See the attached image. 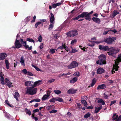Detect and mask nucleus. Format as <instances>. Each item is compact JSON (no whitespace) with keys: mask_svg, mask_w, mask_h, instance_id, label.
<instances>
[{"mask_svg":"<svg viewBox=\"0 0 121 121\" xmlns=\"http://www.w3.org/2000/svg\"><path fill=\"white\" fill-rule=\"evenodd\" d=\"M18 35L17 34V39L16 40V41L15 43V46L13 47V48H18L22 46V44H23V46L25 47L26 49H28V50H30L32 49V46H30L29 47V46L26 44V41H23L22 39H20L19 40L18 39Z\"/></svg>","mask_w":121,"mask_h":121,"instance_id":"f257e3e1","label":"nucleus"},{"mask_svg":"<svg viewBox=\"0 0 121 121\" xmlns=\"http://www.w3.org/2000/svg\"><path fill=\"white\" fill-rule=\"evenodd\" d=\"M108 50V52H107L108 55L109 56H113L114 57L115 55L119 52L120 49L115 47H112L109 48Z\"/></svg>","mask_w":121,"mask_h":121,"instance_id":"f03ea898","label":"nucleus"},{"mask_svg":"<svg viewBox=\"0 0 121 121\" xmlns=\"http://www.w3.org/2000/svg\"><path fill=\"white\" fill-rule=\"evenodd\" d=\"M32 87H27L26 88V93L30 95H33L36 94L37 89L36 88H33Z\"/></svg>","mask_w":121,"mask_h":121,"instance_id":"7ed1b4c3","label":"nucleus"},{"mask_svg":"<svg viewBox=\"0 0 121 121\" xmlns=\"http://www.w3.org/2000/svg\"><path fill=\"white\" fill-rule=\"evenodd\" d=\"M50 22L51 24L49 26L48 29L50 30H52L54 26L55 22V18L54 15L52 13H50Z\"/></svg>","mask_w":121,"mask_h":121,"instance_id":"20e7f679","label":"nucleus"},{"mask_svg":"<svg viewBox=\"0 0 121 121\" xmlns=\"http://www.w3.org/2000/svg\"><path fill=\"white\" fill-rule=\"evenodd\" d=\"M78 34L77 30H73L68 32L66 35L67 36L71 37L76 36Z\"/></svg>","mask_w":121,"mask_h":121,"instance_id":"39448f33","label":"nucleus"},{"mask_svg":"<svg viewBox=\"0 0 121 121\" xmlns=\"http://www.w3.org/2000/svg\"><path fill=\"white\" fill-rule=\"evenodd\" d=\"M121 61H115V64L113 65V69L112 70V74H113L115 73V71L113 70L114 69H115L116 71L118 70V69L119 68V67L118 65L119 64V62Z\"/></svg>","mask_w":121,"mask_h":121,"instance_id":"423d86ee","label":"nucleus"},{"mask_svg":"<svg viewBox=\"0 0 121 121\" xmlns=\"http://www.w3.org/2000/svg\"><path fill=\"white\" fill-rule=\"evenodd\" d=\"M116 39V38L113 37H109V38L105 39L104 41L108 44L112 43Z\"/></svg>","mask_w":121,"mask_h":121,"instance_id":"0eeeda50","label":"nucleus"},{"mask_svg":"<svg viewBox=\"0 0 121 121\" xmlns=\"http://www.w3.org/2000/svg\"><path fill=\"white\" fill-rule=\"evenodd\" d=\"M78 64L75 61H73L67 66L69 69H70L76 67L78 65Z\"/></svg>","mask_w":121,"mask_h":121,"instance_id":"6e6552de","label":"nucleus"},{"mask_svg":"<svg viewBox=\"0 0 121 121\" xmlns=\"http://www.w3.org/2000/svg\"><path fill=\"white\" fill-rule=\"evenodd\" d=\"M83 13H84V17H85V18L86 20H87L89 21H90L91 20L90 16L89 15V13L88 12H83Z\"/></svg>","mask_w":121,"mask_h":121,"instance_id":"1a4fd4ad","label":"nucleus"},{"mask_svg":"<svg viewBox=\"0 0 121 121\" xmlns=\"http://www.w3.org/2000/svg\"><path fill=\"white\" fill-rule=\"evenodd\" d=\"M99 49L103 51H107L109 49V47L108 46H104L101 45H99Z\"/></svg>","mask_w":121,"mask_h":121,"instance_id":"9d476101","label":"nucleus"},{"mask_svg":"<svg viewBox=\"0 0 121 121\" xmlns=\"http://www.w3.org/2000/svg\"><path fill=\"white\" fill-rule=\"evenodd\" d=\"M5 84L8 86L11 87L12 86V83L6 78H5Z\"/></svg>","mask_w":121,"mask_h":121,"instance_id":"9b49d317","label":"nucleus"},{"mask_svg":"<svg viewBox=\"0 0 121 121\" xmlns=\"http://www.w3.org/2000/svg\"><path fill=\"white\" fill-rule=\"evenodd\" d=\"M33 82L32 81H26L25 83V86H32V85L33 84Z\"/></svg>","mask_w":121,"mask_h":121,"instance_id":"f8f14e48","label":"nucleus"},{"mask_svg":"<svg viewBox=\"0 0 121 121\" xmlns=\"http://www.w3.org/2000/svg\"><path fill=\"white\" fill-rule=\"evenodd\" d=\"M41 81L39 80L35 82L34 83H33L34 84L32 85L33 87H35L37 86H38L39 85L41 84Z\"/></svg>","mask_w":121,"mask_h":121,"instance_id":"ddd939ff","label":"nucleus"},{"mask_svg":"<svg viewBox=\"0 0 121 121\" xmlns=\"http://www.w3.org/2000/svg\"><path fill=\"white\" fill-rule=\"evenodd\" d=\"M92 19L95 22L98 24L100 23L101 21L100 19L97 17H93Z\"/></svg>","mask_w":121,"mask_h":121,"instance_id":"4468645a","label":"nucleus"},{"mask_svg":"<svg viewBox=\"0 0 121 121\" xmlns=\"http://www.w3.org/2000/svg\"><path fill=\"white\" fill-rule=\"evenodd\" d=\"M105 70L104 69L101 68H99L97 71V73L98 74H101L104 72Z\"/></svg>","mask_w":121,"mask_h":121,"instance_id":"2eb2a0df","label":"nucleus"},{"mask_svg":"<svg viewBox=\"0 0 121 121\" xmlns=\"http://www.w3.org/2000/svg\"><path fill=\"white\" fill-rule=\"evenodd\" d=\"M100 60H105L106 59V56L104 55H101L99 57Z\"/></svg>","mask_w":121,"mask_h":121,"instance_id":"dca6fc26","label":"nucleus"},{"mask_svg":"<svg viewBox=\"0 0 121 121\" xmlns=\"http://www.w3.org/2000/svg\"><path fill=\"white\" fill-rule=\"evenodd\" d=\"M76 91L77 90L73 89H70L67 92L69 94H73L75 93Z\"/></svg>","mask_w":121,"mask_h":121,"instance_id":"f3484780","label":"nucleus"},{"mask_svg":"<svg viewBox=\"0 0 121 121\" xmlns=\"http://www.w3.org/2000/svg\"><path fill=\"white\" fill-rule=\"evenodd\" d=\"M0 81L1 83L3 85L5 84L4 80V77L2 75V73L0 72Z\"/></svg>","mask_w":121,"mask_h":121,"instance_id":"a211bd4d","label":"nucleus"},{"mask_svg":"<svg viewBox=\"0 0 121 121\" xmlns=\"http://www.w3.org/2000/svg\"><path fill=\"white\" fill-rule=\"evenodd\" d=\"M102 108V105H101L100 107H95V113H97Z\"/></svg>","mask_w":121,"mask_h":121,"instance_id":"6ab92c4d","label":"nucleus"},{"mask_svg":"<svg viewBox=\"0 0 121 121\" xmlns=\"http://www.w3.org/2000/svg\"><path fill=\"white\" fill-rule=\"evenodd\" d=\"M106 87V85L104 84H102L99 86L97 87V89L99 90L100 89H104Z\"/></svg>","mask_w":121,"mask_h":121,"instance_id":"aec40b11","label":"nucleus"},{"mask_svg":"<svg viewBox=\"0 0 121 121\" xmlns=\"http://www.w3.org/2000/svg\"><path fill=\"white\" fill-rule=\"evenodd\" d=\"M7 56V55L5 53H3L1 54L0 55V60H3L4 59L5 57Z\"/></svg>","mask_w":121,"mask_h":121,"instance_id":"412c9836","label":"nucleus"},{"mask_svg":"<svg viewBox=\"0 0 121 121\" xmlns=\"http://www.w3.org/2000/svg\"><path fill=\"white\" fill-rule=\"evenodd\" d=\"M19 95L17 92H16L14 95V97L16 98L17 100L18 101V98L19 97Z\"/></svg>","mask_w":121,"mask_h":121,"instance_id":"4be33fe9","label":"nucleus"},{"mask_svg":"<svg viewBox=\"0 0 121 121\" xmlns=\"http://www.w3.org/2000/svg\"><path fill=\"white\" fill-rule=\"evenodd\" d=\"M49 96V95L48 94H47V95H44L42 98V100H44L47 99L48 98Z\"/></svg>","mask_w":121,"mask_h":121,"instance_id":"5701e85b","label":"nucleus"},{"mask_svg":"<svg viewBox=\"0 0 121 121\" xmlns=\"http://www.w3.org/2000/svg\"><path fill=\"white\" fill-rule=\"evenodd\" d=\"M106 61H97L96 63L97 64H99L101 65L103 64H104L106 63Z\"/></svg>","mask_w":121,"mask_h":121,"instance_id":"b1692460","label":"nucleus"},{"mask_svg":"<svg viewBox=\"0 0 121 121\" xmlns=\"http://www.w3.org/2000/svg\"><path fill=\"white\" fill-rule=\"evenodd\" d=\"M61 4V3H58L56 4H52V6L53 8H56V7L60 5Z\"/></svg>","mask_w":121,"mask_h":121,"instance_id":"393cba45","label":"nucleus"},{"mask_svg":"<svg viewBox=\"0 0 121 121\" xmlns=\"http://www.w3.org/2000/svg\"><path fill=\"white\" fill-rule=\"evenodd\" d=\"M77 80V78L76 77H75L70 80V82L71 83H73L76 82Z\"/></svg>","mask_w":121,"mask_h":121,"instance_id":"a878e982","label":"nucleus"},{"mask_svg":"<svg viewBox=\"0 0 121 121\" xmlns=\"http://www.w3.org/2000/svg\"><path fill=\"white\" fill-rule=\"evenodd\" d=\"M119 12L116 10H115L112 13V16L114 17L117 15L119 14Z\"/></svg>","mask_w":121,"mask_h":121,"instance_id":"bb28decb","label":"nucleus"},{"mask_svg":"<svg viewBox=\"0 0 121 121\" xmlns=\"http://www.w3.org/2000/svg\"><path fill=\"white\" fill-rule=\"evenodd\" d=\"M98 103H100L101 104L103 105H104L105 104L104 101L102 99H99L98 100Z\"/></svg>","mask_w":121,"mask_h":121,"instance_id":"cd10ccee","label":"nucleus"},{"mask_svg":"<svg viewBox=\"0 0 121 121\" xmlns=\"http://www.w3.org/2000/svg\"><path fill=\"white\" fill-rule=\"evenodd\" d=\"M81 102L82 104H84V106L85 107L87 106V104L86 100H81Z\"/></svg>","mask_w":121,"mask_h":121,"instance_id":"c85d7f7f","label":"nucleus"},{"mask_svg":"<svg viewBox=\"0 0 121 121\" xmlns=\"http://www.w3.org/2000/svg\"><path fill=\"white\" fill-rule=\"evenodd\" d=\"M54 92L55 94L57 95H59L61 92V91L57 90H54Z\"/></svg>","mask_w":121,"mask_h":121,"instance_id":"c756f323","label":"nucleus"},{"mask_svg":"<svg viewBox=\"0 0 121 121\" xmlns=\"http://www.w3.org/2000/svg\"><path fill=\"white\" fill-rule=\"evenodd\" d=\"M55 99L56 101H57L60 102H62L63 101V99L62 98L59 97L56 98Z\"/></svg>","mask_w":121,"mask_h":121,"instance_id":"7c9ffc66","label":"nucleus"},{"mask_svg":"<svg viewBox=\"0 0 121 121\" xmlns=\"http://www.w3.org/2000/svg\"><path fill=\"white\" fill-rule=\"evenodd\" d=\"M71 48L72 49V51L71 52V53H73L78 52V51L75 48H73L71 47Z\"/></svg>","mask_w":121,"mask_h":121,"instance_id":"2f4dec72","label":"nucleus"},{"mask_svg":"<svg viewBox=\"0 0 121 121\" xmlns=\"http://www.w3.org/2000/svg\"><path fill=\"white\" fill-rule=\"evenodd\" d=\"M118 117V115H116V114L114 113L113 114V116L112 117L113 119L114 120L117 119Z\"/></svg>","mask_w":121,"mask_h":121,"instance_id":"473e14b6","label":"nucleus"},{"mask_svg":"<svg viewBox=\"0 0 121 121\" xmlns=\"http://www.w3.org/2000/svg\"><path fill=\"white\" fill-rule=\"evenodd\" d=\"M5 64L6 67L7 69H8L9 68V63L8 61H5Z\"/></svg>","mask_w":121,"mask_h":121,"instance_id":"72a5a7b5","label":"nucleus"},{"mask_svg":"<svg viewBox=\"0 0 121 121\" xmlns=\"http://www.w3.org/2000/svg\"><path fill=\"white\" fill-rule=\"evenodd\" d=\"M91 114L89 112L87 113L84 116L85 118H87L90 117Z\"/></svg>","mask_w":121,"mask_h":121,"instance_id":"f704fd0d","label":"nucleus"},{"mask_svg":"<svg viewBox=\"0 0 121 121\" xmlns=\"http://www.w3.org/2000/svg\"><path fill=\"white\" fill-rule=\"evenodd\" d=\"M22 73H24L25 74H27L28 71L26 69H24L22 70Z\"/></svg>","mask_w":121,"mask_h":121,"instance_id":"c9c22d12","label":"nucleus"},{"mask_svg":"<svg viewBox=\"0 0 121 121\" xmlns=\"http://www.w3.org/2000/svg\"><path fill=\"white\" fill-rule=\"evenodd\" d=\"M42 41V37L41 35H40L38 37V41L41 42Z\"/></svg>","mask_w":121,"mask_h":121,"instance_id":"e433bc0d","label":"nucleus"},{"mask_svg":"<svg viewBox=\"0 0 121 121\" xmlns=\"http://www.w3.org/2000/svg\"><path fill=\"white\" fill-rule=\"evenodd\" d=\"M96 80L95 79H93L92 81V83L91 84V86H93L96 83Z\"/></svg>","mask_w":121,"mask_h":121,"instance_id":"4c0bfd02","label":"nucleus"},{"mask_svg":"<svg viewBox=\"0 0 121 121\" xmlns=\"http://www.w3.org/2000/svg\"><path fill=\"white\" fill-rule=\"evenodd\" d=\"M117 60H121V54L118 55Z\"/></svg>","mask_w":121,"mask_h":121,"instance_id":"58836bf2","label":"nucleus"},{"mask_svg":"<svg viewBox=\"0 0 121 121\" xmlns=\"http://www.w3.org/2000/svg\"><path fill=\"white\" fill-rule=\"evenodd\" d=\"M27 40L31 42H33L34 43L35 42V41L34 40L29 38H27Z\"/></svg>","mask_w":121,"mask_h":121,"instance_id":"ea45409f","label":"nucleus"},{"mask_svg":"<svg viewBox=\"0 0 121 121\" xmlns=\"http://www.w3.org/2000/svg\"><path fill=\"white\" fill-rule=\"evenodd\" d=\"M65 45V44H62V46L59 47L57 49H62L63 48H64Z\"/></svg>","mask_w":121,"mask_h":121,"instance_id":"a19ab883","label":"nucleus"},{"mask_svg":"<svg viewBox=\"0 0 121 121\" xmlns=\"http://www.w3.org/2000/svg\"><path fill=\"white\" fill-rule=\"evenodd\" d=\"M55 50L53 49H50V53L52 54H53L55 53Z\"/></svg>","mask_w":121,"mask_h":121,"instance_id":"79ce46f5","label":"nucleus"},{"mask_svg":"<svg viewBox=\"0 0 121 121\" xmlns=\"http://www.w3.org/2000/svg\"><path fill=\"white\" fill-rule=\"evenodd\" d=\"M73 75L75 76L78 77L80 75L79 73L78 72H75L74 73Z\"/></svg>","mask_w":121,"mask_h":121,"instance_id":"37998d69","label":"nucleus"},{"mask_svg":"<svg viewBox=\"0 0 121 121\" xmlns=\"http://www.w3.org/2000/svg\"><path fill=\"white\" fill-rule=\"evenodd\" d=\"M77 40L76 39L73 40L71 41V44L72 45H73L77 42Z\"/></svg>","mask_w":121,"mask_h":121,"instance_id":"c03bdc74","label":"nucleus"},{"mask_svg":"<svg viewBox=\"0 0 121 121\" xmlns=\"http://www.w3.org/2000/svg\"><path fill=\"white\" fill-rule=\"evenodd\" d=\"M55 99H56V98H52L49 101L51 102L55 103V101H56Z\"/></svg>","mask_w":121,"mask_h":121,"instance_id":"a18cd8bd","label":"nucleus"},{"mask_svg":"<svg viewBox=\"0 0 121 121\" xmlns=\"http://www.w3.org/2000/svg\"><path fill=\"white\" fill-rule=\"evenodd\" d=\"M54 106L53 105H50L48 107L47 109L48 110H51L52 109V108H54L53 107Z\"/></svg>","mask_w":121,"mask_h":121,"instance_id":"49530a36","label":"nucleus"},{"mask_svg":"<svg viewBox=\"0 0 121 121\" xmlns=\"http://www.w3.org/2000/svg\"><path fill=\"white\" fill-rule=\"evenodd\" d=\"M57 110H56L53 109L50 111L49 112L50 113H55L57 112Z\"/></svg>","mask_w":121,"mask_h":121,"instance_id":"de8ad7c7","label":"nucleus"},{"mask_svg":"<svg viewBox=\"0 0 121 121\" xmlns=\"http://www.w3.org/2000/svg\"><path fill=\"white\" fill-rule=\"evenodd\" d=\"M116 101L117 100H116L111 101L110 102V106H111L112 104H113L115 103H116Z\"/></svg>","mask_w":121,"mask_h":121,"instance_id":"09e8293b","label":"nucleus"},{"mask_svg":"<svg viewBox=\"0 0 121 121\" xmlns=\"http://www.w3.org/2000/svg\"><path fill=\"white\" fill-rule=\"evenodd\" d=\"M55 81V79H52L49 80L48 82L49 83H51L54 82Z\"/></svg>","mask_w":121,"mask_h":121,"instance_id":"8fccbe9b","label":"nucleus"},{"mask_svg":"<svg viewBox=\"0 0 121 121\" xmlns=\"http://www.w3.org/2000/svg\"><path fill=\"white\" fill-rule=\"evenodd\" d=\"M104 97L106 99H107L109 97V96L106 95L105 93L104 94Z\"/></svg>","mask_w":121,"mask_h":121,"instance_id":"3c124183","label":"nucleus"},{"mask_svg":"<svg viewBox=\"0 0 121 121\" xmlns=\"http://www.w3.org/2000/svg\"><path fill=\"white\" fill-rule=\"evenodd\" d=\"M28 75H30L31 76H33V74L31 72H30L29 71H28L27 74Z\"/></svg>","mask_w":121,"mask_h":121,"instance_id":"603ef678","label":"nucleus"},{"mask_svg":"<svg viewBox=\"0 0 121 121\" xmlns=\"http://www.w3.org/2000/svg\"><path fill=\"white\" fill-rule=\"evenodd\" d=\"M64 49H65L66 50V51H67L68 52L69 51V49L68 48V47L65 45V46Z\"/></svg>","mask_w":121,"mask_h":121,"instance_id":"864d4df0","label":"nucleus"},{"mask_svg":"<svg viewBox=\"0 0 121 121\" xmlns=\"http://www.w3.org/2000/svg\"><path fill=\"white\" fill-rule=\"evenodd\" d=\"M80 48L84 51H85V47H83L82 46L80 45L79 46Z\"/></svg>","mask_w":121,"mask_h":121,"instance_id":"5fc2aeb1","label":"nucleus"},{"mask_svg":"<svg viewBox=\"0 0 121 121\" xmlns=\"http://www.w3.org/2000/svg\"><path fill=\"white\" fill-rule=\"evenodd\" d=\"M84 13H82L80 15H78V17H79V18H83V16H84Z\"/></svg>","mask_w":121,"mask_h":121,"instance_id":"6e6d98bb","label":"nucleus"},{"mask_svg":"<svg viewBox=\"0 0 121 121\" xmlns=\"http://www.w3.org/2000/svg\"><path fill=\"white\" fill-rule=\"evenodd\" d=\"M41 23L40 22H37L35 25V26L36 28H37L38 26V25L40 24Z\"/></svg>","mask_w":121,"mask_h":121,"instance_id":"4d7b16f0","label":"nucleus"},{"mask_svg":"<svg viewBox=\"0 0 121 121\" xmlns=\"http://www.w3.org/2000/svg\"><path fill=\"white\" fill-rule=\"evenodd\" d=\"M109 32H110V33H112L111 32H112L113 33H115L116 32H117V31L116 30H109Z\"/></svg>","mask_w":121,"mask_h":121,"instance_id":"13d9d810","label":"nucleus"},{"mask_svg":"<svg viewBox=\"0 0 121 121\" xmlns=\"http://www.w3.org/2000/svg\"><path fill=\"white\" fill-rule=\"evenodd\" d=\"M34 101L36 102H39L40 101V99L38 98L36 99H34Z\"/></svg>","mask_w":121,"mask_h":121,"instance_id":"bf43d9fd","label":"nucleus"},{"mask_svg":"<svg viewBox=\"0 0 121 121\" xmlns=\"http://www.w3.org/2000/svg\"><path fill=\"white\" fill-rule=\"evenodd\" d=\"M39 47L40 49H41L43 48V43H41L40 45L39 46Z\"/></svg>","mask_w":121,"mask_h":121,"instance_id":"052dcab7","label":"nucleus"},{"mask_svg":"<svg viewBox=\"0 0 121 121\" xmlns=\"http://www.w3.org/2000/svg\"><path fill=\"white\" fill-rule=\"evenodd\" d=\"M36 18V17L35 16L34 17H33V20L31 21V22H35V20Z\"/></svg>","mask_w":121,"mask_h":121,"instance_id":"680f3d73","label":"nucleus"},{"mask_svg":"<svg viewBox=\"0 0 121 121\" xmlns=\"http://www.w3.org/2000/svg\"><path fill=\"white\" fill-rule=\"evenodd\" d=\"M39 109H34L33 110V112L34 113H35L39 112Z\"/></svg>","mask_w":121,"mask_h":121,"instance_id":"e2e57ef3","label":"nucleus"},{"mask_svg":"<svg viewBox=\"0 0 121 121\" xmlns=\"http://www.w3.org/2000/svg\"><path fill=\"white\" fill-rule=\"evenodd\" d=\"M65 76V73H63L62 74H60L59 75V77H61L62 76Z\"/></svg>","mask_w":121,"mask_h":121,"instance_id":"0e129e2a","label":"nucleus"},{"mask_svg":"<svg viewBox=\"0 0 121 121\" xmlns=\"http://www.w3.org/2000/svg\"><path fill=\"white\" fill-rule=\"evenodd\" d=\"M109 32V30H108L107 31L104 32L103 33V35H106L108 34V32Z\"/></svg>","mask_w":121,"mask_h":121,"instance_id":"69168bd1","label":"nucleus"},{"mask_svg":"<svg viewBox=\"0 0 121 121\" xmlns=\"http://www.w3.org/2000/svg\"><path fill=\"white\" fill-rule=\"evenodd\" d=\"M21 64L24 66H25V64L24 61H20Z\"/></svg>","mask_w":121,"mask_h":121,"instance_id":"338daca9","label":"nucleus"},{"mask_svg":"<svg viewBox=\"0 0 121 121\" xmlns=\"http://www.w3.org/2000/svg\"><path fill=\"white\" fill-rule=\"evenodd\" d=\"M93 108V107L92 106H89L87 107V109H92Z\"/></svg>","mask_w":121,"mask_h":121,"instance_id":"774afa93","label":"nucleus"}]
</instances>
